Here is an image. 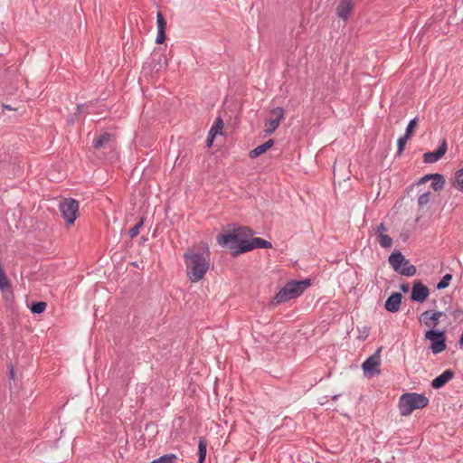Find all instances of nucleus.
<instances>
[{
    "label": "nucleus",
    "instance_id": "1",
    "mask_svg": "<svg viewBox=\"0 0 463 463\" xmlns=\"http://www.w3.org/2000/svg\"><path fill=\"white\" fill-rule=\"evenodd\" d=\"M250 227L241 226L226 232L220 233L217 236L218 243L222 247L231 250L232 257L245 252H249L255 249H271L270 241L260 237L252 238L255 234Z\"/></svg>",
    "mask_w": 463,
    "mask_h": 463
},
{
    "label": "nucleus",
    "instance_id": "2",
    "mask_svg": "<svg viewBox=\"0 0 463 463\" xmlns=\"http://www.w3.org/2000/svg\"><path fill=\"white\" fill-rule=\"evenodd\" d=\"M210 255L208 248L201 252L191 249L184 252L185 273L191 283H197L203 279L210 267Z\"/></svg>",
    "mask_w": 463,
    "mask_h": 463
},
{
    "label": "nucleus",
    "instance_id": "3",
    "mask_svg": "<svg viewBox=\"0 0 463 463\" xmlns=\"http://www.w3.org/2000/svg\"><path fill=\"white\" fill-rule=\"evenodd\" d=\"M440 305L445 306V309H439L437 306V302H433V307L426 310L420 314L419 318H439L453 317L459 318L463 317V301L457 300L453 301V298L449 295H446L440 298Z\"/></svg>",
    "mask_w": 463,
    "mask_h": 463
},
{
    "label": "nucleus",
    "instance_id": "4",
    "mask_svg": "<svg viewBox=\"0 0 463 463\" xmlns=\"http://www.w3.org/2000/svg\"><path fill=\"white\" fill-rule=\"evenodd\" d=\"M310 285L311 281L309 279L287 282L270 299L269 303V307H275L281 303L298 298Z\"/></svg>",
    "mask_w": 463,
    "mask_h": 463
},
{
    "label": "nucleus",
    "instance_id": "5",
    "mask_svg": "<svg viewBox=\"0 0 463 463\" xmlns=\"http://www.w3.org/2000/svg\"><path fill=\"white\" fill-rule=\"evenodd\" d=\"M429 403V399L419 393H405L403 394L399 402L400 411L402 415H410L414 410L422 409Z\"/></svg>",
    "mask_w": 463,
    "mask_h": 463
},
{
    "label": "nucleus",
    "instance_id": "6",
    "mask_svg": "<svg viewBox=\"0 0 463 463\" xmlns=\"http://www.w3.org/2000/svg\"><path fill=\"white\" fill-rule=\"evenodd\" d=\"M59 210L67 225H72L79 216V202L71 197L63 198L59 203Z\"/></svg>",
    "mask_w": 463,
    "mask_h": 463
},
{
    "label": "nucleus",
    "instance_id": "7",
    "mask_svg": "<svg viewBox=\"0 0 463 463\" xmlns=\"http://www.w3.org/2000/svg\"><path fill=\"white\" fill-rule=\"evenodd\" d=\"M425 337L431 342L430 349L433 354H439L446 350L447 345L443 332L429 330Z\"/></svg>",
    "mask_w": 463,
    "mask_h": 463
},
{
    "label": "nucleus",
    "instance_id": "8",
    "mask_svg": "<svg viewBox=\"0 0 463 463\" xmlns=\"http://www.w3.org/2000/svg\"><path fill=\"white\" fill-rule=\"evenodd\" d=\"M116 137L113 134L103 132L93 139L92 146L95 150H113L116 147Z\"/></svg>",
    "mask_w": 463,
    "mask_h": 463
},
{
    "label": "nucleus",
    "instance_id": "9",
    "mask_svg": "<svg viewBox=\"0 0 463 463\" xmlns=\"http://www.w3.org/2000/svg\"><path fill=\"white\" fill-rule=\"evenodd\" d=\"M380 349L368 357L362 364V368L365 375L370 377L380 373L379 367L381 365Z\"/></svg>",
    "mask_w": 463,
    "mask_h": 463
},
{
    "label": "nucleus",
    "instance_id": "10",
    "mask_svg": "<svg viewBox=\"0 0 463 463\" xmlns=\"http://www.w3.org/2000/svg\"><path fill=\"white\" fill-rule=\"evenodd\" d=\"M430 295L429 288L420 280H414L411 293V299L414 302L423 303Z\"/></svg>",
    "mask_w": 463,
    "mask_h": 463
},
{
    "label": "nucleus",
    "instance_id": "11",
    "mask_svg": "<svg viewBox=\"0 0 463 463\" xmlns=\"http://www.w3.org/2000/svg\"><path fill=\"white\" fill-rule=\"evenodd\" d=\"M448 150L446 139H442L440 145L434 151H429L423 154V162L425 164H433L442 158Z\"/></svg>",
    "mask_w": 463,
    "mask_h": 463
},
{
    "label": "nucleus",
    "instance_id": "12",
    "mask_svg": "<svg viewBox=\"0 0 463 463\" xmlns=\"http://www.w3.org/2000/svg\"><path fill=\"white\" fill-rule=\"evenodd\" d=\"M354 10V2L352 0H341L336 7V16L346 21Z\"/></svg>",
    "mask_w": 463,
    "mask_h": 463
},
{
    "label": "nucleus",
    "instance_id": "13",
    "mask_svg": "<svg viewBox=\"0 0 463 463\" xmlns=\"http://www.w3.org/2000/svg\"><path fill=\"white\" fill-rule=\"evenodd\" d=\"M224 123L221 117H218L212 128H210L207 137H206V146L211 147L213 146V140L217 134H222V130L223 128Z\"/></svg>",
    "mask_w": 463,
    "mask_h": 463
},
{
    "label": "nucleus",
    "instance_id": "14",
    "mask_svg": "<svg viewBox=\"0 0 463 463\" xmlns=\"http://www.w3.org/2000/svg\"><path fill=\"white\" fill-rule=\"evenodd\" d=\"M389 264L393 269L394 271L398 272L403 264H408V260L404 257V255L399 251L395 250L391 253L389 256Z\"/></svg>",
    "mask_w": 463,
    "mask_h": 463
},
{
    "label": "nucleus",
    "instance_id": "15",
    "mask_svg": "<svg viewBox=\"0 0 463 463\" xmlns=\"http://www.w3.org/2000/svg\"><path fill=\"white\" fill-rule=\"evenodd\" d=\"M402 295L399 292H394L385 301L384 307L387 311L396 312L399 310L402 303Z\"/></svg>",
    "mask_w": 463,
    "mask_h": 463
},
{
    "label": "nucleus",
    "instance_id": "16",
    "mask_svg": "<svg viewBox=\"0 0 463 463\" xmlns=\"http://www.w3.org/2000/svg\"><path fill=\"white\" fill-rule=\"evenodd\" d=\"M453 375L454 373L451 370H446L440 375L432 380L431 386L434 389H439L449 383L452 379Z\"/></svg>",
    "mask_w": 463,
    "mask_h": 463
},
{
    "label": "nucleus",
    "instance_id": "17",
    "mask_svg": "<svg viewBox=\"0 0 463 463\" xmlns=\"http://www.w3.org/2000/svg\"><path fill=\"white\" fill-rule=\"evenodd\" d=\"M273 145H274V140L269 139L266 142H264L263 144H261V145L256 146L254 149L250 150L249 153V156L251 159L257 158L260 156H261L262 154H264L265 152H267L270 147H272Z\"/></svg>",
    "mask_w": 463,
    "mask_h": 463
},
{
    "label": "nucleus",
    "instance_id": "18",
    "mask_svg": "<svg viewBox=\"0 0 463 463\" xmlns=\"http://www.w3.org/2000/svg\"><path fill=\"white\" fill-rule=\"evenodd\" d=\"M86 106L84 104H78L76 110L71 113L66 118V122L69 126H72L79 119V117L85 111Z\"/></svg>",
    "mask_w": 463,
    "mask_h": 463
},
{
    "label": "nucleus",
    "instance_id": "19",
    "mask_svg": "<svg viewBox=\"0 0 463 463\" xmlns=\"http://www.w3.org/2000/svg\"><path fill=\"white\" fill-rule=\"evenodd\" d=\"M430 188L435 192H439L444 188L445 185V178L443 175L435 173L434 177L431 180Z\"/></svg>",
    "mask_w": 463,
    "mask_h": 463
},
{
    "label": "nucleus",
    "instance_id": "20",
    "mask_svg": "<svg viewBox=\"0 0 463 463\" xmlns=\"http://www.w3.org/2000/svg\"><path fill=\"white\" fill-rule=\"evenodd\" d=\"M11 284L6 277V274L0 263V290L2 292H10L11 291Z\"/></svg>",
    "mask_w": 463,
    "mask_h": 463
},
{
    "label": "nucleus",
    "instance_id": "21",
    "mask_svg": "<svg viewBox=\"0 0 463 463\" xmlns=\"http://www.w3.org/2000/svg\"><path fill=\"white\" fill-rule=\"evenodd\" d=\"M29 308L33 315H41L44 312L47 304L43 301H33L29 306Z\"/></svg>",
    "mask_w": 463,
    "mask_h": 463
},
{
    "label": "nucleus",
    "instance_id": "22",
    "mask_svg": "<svg viewBox=\"0 0 463 463\" xmlns=\"http://www.w3.org/2000/svg\"><path fill=\"white\" fill-rule=\"evenodd\" d=\"M206 451H207V441L204 438H200L198 442V463H203L206 457Z\"/></svg>",
    "mask_w": 463,
    "mask_h": 463
},
{
    "label": "nucleus",
    "instance_id": "23",
    "mask_svg": "<svg viewBox=\"0 0 463 463\" xmlns=\"http://www.w3.org/2000/svg\"><path fill=\"white\" fill-rule=\"evenodd\" d=\"M417 269L414 265L411 264L408 260V264H403L401 269L397 272L402 276L412 277L416 274Z\"/></svg>",
    "mask_w": 463,
    "mask_h": 463
},
{
    "label": "nucleus",
    "instance_id": "24",
    "mask_svg": "<svg viewBox=\"0 0 463 463\" xmlns=\"http://www.w3.org/2000/svg\"><path fill=\"white\" fill-rule=\"evenodd\" d=\"M279 118H269L266 120L265 136L271 135L279 126Z\"/></svg>",
    "mask_w": 463,
    "mask_h": 463
},
{
    "label": "nucleus",
    "instance_id": "25",
    "mask_svg": "<svg viewBox=\"0 0 463 463\" xmlns=\"http://www.w3.org/2000/svg\"><path fill=\"white\" fill-rule=\"evenodd\" d=\"M453 186H455L458 190L463 192V167L458 171H456L454 175V180L452 182Z\"/></svg>",
    "mask_w": 463,
    "mask_h": 463
},
{
    "label": "nucleus",
    "instance_id": "26",
    "mask_svg": "<svg viewBox=\"0 0 463 463\" xmlns=\"http://www.w3.org/2000/svg\"><path fill=\"white\" fill-rule=\"evenodd\" d=\"M156 57H158L157 62L153 66V70L156 71H158L163 67V65L161 63L162 61H164L165 65H167V60H166V57L161 52L154 53L153 58H152L154 61L156 60Z\"/></svg>",
    "mask_w": 463,
    "mask_h": 463
},
{
    "label": "nucleus",
    "instance_id": "27",
    "mask_svg": "<svg viewBox=\"0 0 463 463\" xmlns=\"http://www.w3.org/2000/svg\"><path fill=\"white\" fill-rule=\"evenodd\" d=\"M452 274L447 273L445 274L441 279L437 283L436 288L439 290L444 289L448 288L450 284V281L452 280Z\"/></svg>",
    "mask_w": 463,
    "mask_h": 463
},
{
    "label": "nucleus",
    "instance_id": "28",
    "mask_svg": "<svg viewBox=\"0 0 463 463\" xmlns=\"http://www.w3.org/2000/svg\"><path fill=\"white\" fill-rule=\"evenodd\" d=\"M145 217H140L139 221L128 231V235L131 239L137 237L139 233V229L143 227Z\"/></svg>",
    "mask_w": 463,
    "mask_h": 463
},
{
    "label": "nucleus",
    "instance_id": "29",
    "mask_svg": "<svg viewBox=\"0 0 463 463\" xmlns=\"http://www.w3.org/2000/svg\"><path fill=\"white\" fill-rule=\"evenodd\" d=\"M417 125H418V118H411L406 127L404 136H406V137H411L413 135Z\"/></svg>",
    "mask_w": 463,
    "mask_h": 463
},
{
    "label": "nucleus",
    "instance_id": "30",
    "mask_svg": "<svg viewBox=\"0 0 463 463\" xmlns=\"http://www.w3.org/2000/svg\"><path fill=\"white\" fill-rule=\"evenodd\" d=\"M409 138L410 137H406V136H404V135L402 137H399V139L397 141V152H396L397 156H401L402 155Z\"/></svg>",
    "mask_w": 463,
    "mask_h": 463
},
{
    "label": "nucleus",
    "instance_id": "31",
    "mask_svg": "<svg viewBox=\"0 0 463 463\" xmlns=\"http://www.w3.org/2000/svg\"><path fill=\"white\" fill-rule=\"evenodd\" d=\"M378 241L383 248H389L392 246V239L387 234L381 233Z\"/></svg>",
    "mask_w": 463,
    "mask_h": 463
},
{
    "label": "nucleus",
    "instance_id": "32",
    "mask_svg": "<svg viewBox=\"0 0 463 463\" xmlns=\"http://www.w3.org/2000/svg\"><path fill=\"white\" fill-rule=\"evenodd\" d=\"M175 459L176 456L175 454H167L153 460L151 463H174Z\"/></svg>",
    "mask_w": 463,
    "mask_h": 463
},
{
    "label": "nucleus",
    "instance_id": "33",
    "mask_svg": "<svg viewBox=\"0 0 463 463\" xmlns=\"http://www.w3.org/2000/svg\"><path fill=\"white\" fill-rule=\"evenodd\" d=\"M156 25H157V31H165L166 30V21L161 12H158L156 14Z\"/></svg>",
    "mask_w": 463,
    "mask_h": 463
},
{
    "label": "nucleus",
    "instance_id": "34",
    "mask_svg": "<svg viewBox=\"0 0 463 463\" xmlns=\"http://www.w3.org/2000/svg\"><path fill=\"white\" fill-rule=\"evenodd\" d=\"M430 192H424L418 197V205L420 207L425 206L430 202Z\"/></svg>",
    "mask_w": 463,
    "mask_h": 463
},
{
    "label": "nucleus",
    "instance_id": "35",
    "mask_svg": "<svg viewBox=\"0 0 463 463\" xmlns=\"http://www.w3.org/2000/svg\"><path fill=\"white\" fill-rule=\"evenodd\" d=\"M271 113L276 115V118H279V122L284 118V109L281 107H277L271 110Z\"/></svg>",
    "mask_w": 463,
    "mask_h": 463
},
{
    "label": "nucleus",
    "instance_id": "36",
    "mask_svg": "<svg viewBox=\"0 0 463 463\" xmlns=\"http://www.w3.org/2000/svg\"><path fill=\"white\" fill-rule=\"evenodd\" d=\"M165 39H166L165 31H157L156 43L158 44H162L165 43Z\"/></svg>",
    "mask_w": 463,
    "mask_h": 463
},
{
    "label": "nucleus",
    "instance_id": "37",
    "mask_svg": "<svg viewBox=\"0 0 463 463\" xmlns=\"http://www.w3.org/2000/svg\"><path fill=\"white\" fill-rule=\"evenodd\" d=\"M434 177V174H427L425 175H423L418 182H417V185H420L422 184H425L426 182L428 181H430L432 180V178Z\"/></svg>",
    "mask_w": 463,
    "mask_h": 463
},
{
    "label": "nucleus",
    "instance_id": "38",
    "mask_svg": "<svg viewBox=\"0 0 463 463\" xmlns=\"http://www.w3.org/2000/svg\"><path fill=\"white\" fill-rule=\"evenodd\" d=\"M369 335V328L366 326H362L361 334L358 335L360 339H365Z\"/></svg>",
    "mask_w": 463,
    "mask_h": 463
},
{
    "label": "nucleus",
    "instance_id": "39",
    "mask_svg": "<svg viewBox=\"0 0 463 463\" xmlns=\"http://www.w3.org/2000/svg\"><path fill=\"white\" fill-rule=\"evenodd\" d=\"M385 231H386V226L383 222H381L376 228V232H379V234L383 233V232H385Z\"/></svg>",
    "mask_w": 463,
    "mask_h": 463
},
{
    "label": "nucleus",
    "instance_id": "40",
    "mask_svg": "<svg viewBox=\"0 0 463 463\" xmlns=\"http://www.w3.org/2000/svg\"><path fill=\"white\" fill-rule=\"evenodd\" d=\"M400 289L404 292V293H407L409 292L410 290V286L408 283H404V284H402L401 287H400Z\"/></svg>",
    "mask_w": 463,
    "mask_h": 463
},
{
    "label": "nucleus",
    "instance_id": "41",
    "mask_svg": "<svg viewBox=\"0 0 463 463\" xmlns=\"http://www.w3.org/2000/svg\"><path fill=\"white\" fill-rule=\"evenodd\" d=\"M4 109L12 110L13 108L10 105H4Z\"/></svg>",
    "mask_w": 463,
    "mask_h": 463
},
{
    "label": "nucleus",
    "instance_id": "42",
    "mask_svg": "<svg viewBox=\"0 0 463 463\" xmlns=\"http://www.w3.org/2000/svg\"><path fill=\"white\" fill-rule=\"evenodd\" d=\"M459 345H460V346H463V332H462V335L459 339Z\"/></svg>",
    "mask_w": 463,
    "mask_h": 463
},
{
    "label": "nucleus",
    "instance_id": "43",
    "mask_svg": "<svg viewBox=\"0 0 463 463\" xmlns=\"http://www.w3.org/2000/svg\"><path fill=\"white\" fill-rule=\"evenodd\" d=\"M437 306L439 307V309L444 310L446 308L445 306L440 305V302L439 304H437Z\"/></svg>",
    "mask_w": 463,
    "mask_h": 463
}]
</instances>
